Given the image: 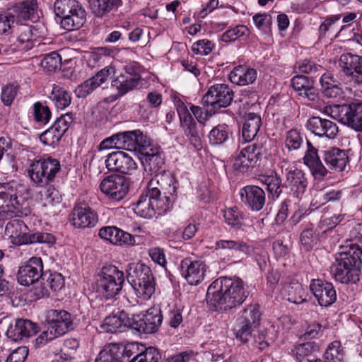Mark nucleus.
<instances>
[{"mask_svg":"<svg viewBox=\"0 0 362 362\" xmlns=\"http://www.w3.org/2000/svg\"><path fill=\"white\" fill-rule=\"evenodd\" d=\"M248 291L240 279L221 277L208 288L206 300L218 310H227L242 304Z\"/></svg>","mask_w":362,"mask_h":362,"instance_id":"obj_1","label":"nucleus"},{"mask_svg":"<svg viewBox=\"0 0 362 362\" xmlns=\"http://www.w3.org/2000/svg\"><path fill=\"white\" fill-rule=\"evenodd\" d=\"M307 149L303 158V163L308 167L315 180H322L328 174L329 169L336 172L344 170L349 158L347 153L337 147H331L322 151V163L318 150L312 143L306 140Z\"/></svg>","mask_w":362,"mask_h":362,"instance_id":"obj_2","label":"nucleus"},{"mask_svg":"<svg viewBox=\"0 0 362 362\" xmlns=\"http://www.w3.org/2000/svg\"><path fill=\"white\" fill-rule=\"evenodd\" d=\"M362 246L351 245L348 250L335 255V262L330 272L337 281L341 284H355L359 280L361 266Z\"/></svg>","mask_w":362,"mask_h":362,"instance_id":"obj_3","label":"nucleus"},{"mask_svg":"<svg viewBox=\"0 0 362 362\" xmlns=\"http://www.w3.org/2000/svg\"><path fill=\"white\" fill-rule=\"evenodd\" d=\"M19 187L15 182L0 183V221L27 215L26 202L18 195Z\"/></svg>","mask_w":362,"mask_h":362,"instance_id":"obj_4","label":"nucleus"},{"mask_svg":"<svg viewBox=\"0 0 362 362\" xmlns=\"http://www.w3.org/2000/svg\"><path fill=\"white\" fill-rule=\"evenodd\" d=\"M127 279L138 297L148 299L155 292V281L151 268L139 262L128 264Z\"/></svg>","mask_w":362,"mask_h":362,"instance_id":"obj_5","label":"nucleus"},{"mask_svg":"<svg viewBox=\"0 0 362 362\" xmlns=\"http://www.w3.org/2000/svg\"><path fill=\"white\" fill-rule=\"evenodd\" d=\"M170 204V197H162L160 188L153 187L148 188L147 192L139 197L134 210L142 218H152L156 214H161L165 212Z\"/></svg>","mask_w":362,"mask_h":362,"instance_id":"obj_6","label":"nucleus"},{"mask_svg":"<svg viewBox=\"0 0 362 362\" xmlns=\"http://www.w3.org/2000/svg\"><path fill=\"white\" fill-rule=\"evenodd\" d=\"M5 234L11 243L22 245L34 243L53 244L55 238L50 233H30L25 223L20 219H13L7 223Z\"/></svg>","mask_w":362,"mask_h":362,"instance_id":"obj_7","label":"nucleus"},{"mask_svg":"<svg viewBox=\"0 0 362 362\" xmlns=\"http://www.w3.org/2000/svg\"><path fill=\"white\" fill-rule=\"evenodd\" d=\"M54 11L62 18L61 24L65 30H77L83 25L86 11L76 0H56Z\"/></svg>","mask_w":362,"mask_h":362,"instance_id":"obj_8","label":"nucleus"},{"mask_svg":"<svg viewBox=\"0 0 362 362\" xmlns=\"http://www.w3.org/2000/svg\"><path fill=\"white\" fill-rule=\"evenodd\" d=\"M124 282L123 272L114 265L104 266L98 273V288L107 299L112 298L119 294Z\"/></svg>","mask_w":362,"mask_h":362,"instance_id":"obj_9","label":"nucleus"},{"mask_svg":"<svg viewBox=\"0 0 362 362\" xmlns=\"http://www.w3.org/2000/svg\"><path fill=\"white\" fill-rule=\"evenodd\" d=\"M60 170L59 161L48 157L30 164L28 174L31 180L37 186L44 187L52 182Z\"/></svg>","mask_w":362,"mask_h":362,"instance_id":"obj_10","label":"nucleus"},{"mask_svg":"<svg viewBox=\"0 0 362 362\" xmlns=\"http://www.w3.org/2000/svg\"><path fill=\"white\" fill-rule=\"evenodd\" d=\"M332 117L355 129L362 131V102L349 105H336L327 108Z\"/></svg>","mask_w":362,"mask_h":362,"instance_id":"obj_11","label":"nucleus"},{"mask_svg":"<svg viewBox=\"0 0 362 362\" xmlns=\"http://www.w3.org/2000/svg\"><path fill=\"white\" fill-rule=\"evenodd\" d=\"M265 152V148L262 144H249L240 150L235 158L233 168L240 173L246 172L262 158Z\"/></svg>","mask_w":362,"mask_h":362,"instance_id":"obj_12","label":"nucleus"},{"mask_svg":"<svg viewBox=\"0 0 362 362\" xmlns=\"http://www.w3.org/2000/svg\"><path fill=\"white\" fill-rule=\"evenodd\" d=\"M45 318L50 337L62 336L74 328L71 315L66 310H49Z\"/></svg>","mask_w":362,"mask_h":362,"instance_id":"obj_13","label":"nucleus"},{"mask_svg":"<svg viewBox=\"0 0 362 362\" xmlns=\"http://www.w3.org/2000/svg\"><path fill=\"white\" fill-rule=\"evenodd\" d=\"M139 155L146 173L154 175L163 170L165 161L160 146L153 144L152 140L146 146L140 148Z\"/></svg>","mask_w":362,"mask_h":362,"instance_id":"obj_14","label":"nucleus"},{"mask_svg":"<svg viewBox=\"0 0 362 362\" xmlns=\"http://www.w3.org/2000/svg\"><path fill=\"white\" fill-rule=\"evenodd\" d=\"M233 98V93L228 85L215 84L209 88L202 99L204 106L211 105L214 109L228 106Z\"/></svg>","mask_w":362,"mask_h":362,"instance_id":"obj_15","label":"nucleus"},{"mask_svg":"<svg viewBox=\"0 0 362 362\" xmlns=\"http://www.w3.org/2000/svg\"><path fill=\"white\" fill-rule=\"evenodd\" d=\"M98 221V216L96 211L84 203L76 204L69 215V222L76 229L93 228Z\"/></svg>","mask_w":362,"mask_h":362,"instance_id":"obj_16","label":"nucleus"},{"mask_svg":"<svg viewBox=\"0 0 362 362\" xmlns=\"http://www.w3.org/2000/svg\"><path fill=\"white\" fill-rule=\"evenodd\" d=\"M43 264L40 257H32L28 262L21 266L17 274V279L19 284L24 286H30L38 284V281L45 279L46 274L42 272Z\"/></svg>","mask_w":362,"mask_h":362,"instance_id":"obj_17","label":"nucleus"},{"mask_svg":"<svg viewBox=\"0 0 362 362\" xmlns=\"http://www.w3.org/2000/svg\"><path fill=\"white\" fill-rule=\"evenodd\" d=\"M162 320L161 311L156 308H151L142 316H134L129 326L139 332L152 334L158 329Z\"/></svg>","mask_w":362,"mask_h":362,"instance_id":"obj_18","label":"nucleus"},{"mask_svg":"<svg viewBox=\"0 0 362 362\" xmlns=\"http://www.w3.org/2000/svg\"><path fill=\"white\" fill-rule=\"evenodd\" d=\"M105 166L110 171L131 175L136 170L137 163L129 153L117 151L107 156Z\"/></svg>","mask_w":362,"mask_h":362,"instance_id":"obj_19","label":"nucleus"},{"mask_svg":"<svg viewBox=\"0 0 362 362\" xmlns=\"http://www.w3.org/2000/svg\"><path fill=\"white\" fill-rule=\"evenodd\" d=\"M100 189L110 199L119 201L127 195L129 184L125 177L112 175L101 181Z\"/></svg>","mask_w":362,"mask_h":362,"instance_id":"obj_20","label":"nucleus"},{"mask_svg":"<svg viewBox=\"0 0 362 362\" xmlns=\"http://www.w3.org/2000/svg\"><path fill=\"white\" fill-rule=\"evenodd\" d=\"M339 66L344 76L350 77L356 84H362V56L350 52L342 54Z\"/></svg>","mask_w":362,"mask_h":362,"instance_id":"obj_21","label":"nucleus"},{"mask_svg":"<svg viewBox=\"0 0 362 362\" xmlns=\"http://www.w3.org/2000/svg\"><path fill=\"white\" fill-rule=\"evenodd\" d=\"M310 290L321 306H329L337 300V293L332 284L321 279H313Z\"/></svg>","mask_w":362,"mask_h":362,"instance_id":"obj_22","label":"nucleus"},{"mask_svg":"<svg viewBox=\"0 0 362 362\" xmlns=\"http://www.w3.org/2000/svg\"><path fill=\"white\" fill-rule=\"evenodd\" d=\"M206 272V265L202 261H192L185 259L180 263L182 276L190 285H198L204 280Z\"/></svg>","mask_w":362,"mask_h":362,"instance_id":"obj_23","label":"nucleus"},{"mask_svg":"<svg viewBox=\"0 0 362 362\" xmlns=\"http://www.w3.org/2000/svg\"><path fill=\"white\" fill-rule=\"evenodd\" d=\"M37 332V327L31 321L17 319L7 329L6 336L13 341H22Z\"/></svg>","mask_w":362,"mask_h":362,"instance_id":"obj_24","label":"nucleus"},{"mask_svg":"<svg viewBox=\"0 0 362 362\" xmlns=\"http://www.w3.org/2000/svg\"><path fill=\"white\" fill-rule=\"evenodd\" d=\"M240 196L245 204L252 211H260L266 202L265 192L258 186L249 185L242 188Z\"/></svg>","mask_w":362,"mask_h":362,"instance_id":"obj_25","label":"nucleus"},{"mask_svg":"<svg viewBox=\"0 0 362 362\" xmlns=\"http://www.w3.org/2000/svg\"><path fill=\"white\" fill-rule=\"evenodd\" d=\"M308 129L319 137L333 139L338 132L337 124L332 121L320 117H313L308 119Z\"/></svg>","mask_w":362,"mask_h":362,"instance_id":"obj_26","label":"nucleus"},{"mask_svg":"<svg viewBox=\"0 0 362 362\" xmlns=\"http://www.w3.org/2000/svg\"><path fill=\"white\" fill-rule=\"evenodd\" d=\"M98 235L102 239L115 245H134L135 244V239L132 234L116 226L102 227L99 230Z\"/></svg>","mask_w":362,"mask_h":362,"instance_id":"obj_27","label":"nucleus"},{"mask_svg":"<svg viewBox=\"0 0 362 362\" xmlns=\"http://www.w3.org/2000/svg\"><path fill=\"white\" fill-rule=\"evenodd\" d=\"M291 86L298 95L303 98L314 101L317 98V90L314 87L312 78L297 75L291 79Z\"/></svg>","mask_w":362,"mask_h":362,"instance_id":"obj_28","label":"nucleus"},{"mask_svg":"<svg viewBox=\"0 0 362 362\" xmlns=\"http://www.w3.org/2000/svg\"><path fill=\"white\" fill-rule=\"evenodd\" d=\"M124 136L125 149L138 153H140V148L146 146L151 141L139 129L124 132Z\"/></svg>","mask_w":362,"mask_h":362,"instance_id":"obj_29","label":"nucleus"},{"mask_svg":"<svg viewBox=\"0 0 362 362\" xmlns=\"http://www.w3.org/2000/svg\"><path fill=\"white\" fill-rule=\"evenodd\" d=\"M175 183V180L173 175L162 170L154 174L153 177L149 182L148 188L156 187L155 185L157 184L160 187V189L164 191L165 196H168L167 194L173 195L177 189Z\"/></svg>","mask_w":362,"mask_h":362,"instance_id":"obj_30","label":"nucleus"},{"mask_svg":"<svg viewBox=\"0 0 362 362\" xmlns=\"http://www.w3.org/2000/svg\"><path fill=\"white\" fill-rule=\"evenodd\" d=\"M37 0H25L14 6L10 11L15 18L23 20L35 21L38 18Z\"/></svg>","mask_w":362,"mask_h":362,"instance_id":"obj_31","label":"nucleus"},{"mask_svg":"<svg viewBox=\"0 0 362 362\" xmlns=\"http://www.w3.org/2000/svg\"><path fill=\"white\" fill-rule=\"evenodd\" d=\"M284 298L288 301L300 304L307 300L308 294L298 281H291L284 285L281 291Z\"/></svg>","mask_w":362,"mask_h":362,"instance_id":"obj_32","label":"nucleus"},{"mask_svg":"<svg viewBox=\"0 0 362 362\" xmlns=\"http://www.w3.org/2000/svg\"><path fill=\"white\" fill-rule=\"evenodd\" d=\"M321 90L325 97L329 98H340L343 93L340 83L331 73H325L320 78Z\"/></svg>","mask_w":362,"mask_h":362,"instance_id":"obj_33","label":"nucleus"},{"mask_svg":"<svg viewBox=\"0 0 362 362\" xmlns=\"http://www.w3.org/2000/svg\"><path fill=\"white\" fill-rule=\"evenodd\" d=\"M229 78L233 83L238 86L248 85L256 80L257 71L252 68L236 66L230 73Z\"/></svg>","mask_w":362,"mask_h":362,"instance_id":"obj_34","label":"nucleus"},{"mask_svg":"<svg viewBox=\"0 0 362 362\" xmlns=\"http://www.w3.org/2000/svg\"><path fill=\"white\" fill-rule=\"evenodd\" d=\"M262 125V119L259 115L250 112L246 115L243 124L242 134L245 141H252L257 134Z\"/></svg>","mask_w":362,"mask_h":362,"instance_id":"obj_35","label":"nucleus"},{"mask_svg":"<svg viewBox=\"0 0 362 362\" xmlns=\"http://www.w3.org/2000/svg\"><path fill=\"white\" fill-rule=\"evenodd\" d=\"M49 98L57 109L64 110L71 103V93L64 87L54 84Z\"/></svg>","mask_w":362,"mask_h":362,"instance_id":"obj_36","label":"nucleus"},{"mask_svg":"<svg viewBox=\"0 0 362 362\" xmlns=\"http://www.w3.org/2000/svg\"><path fill=\"white\" fill-rule=\"evenodd\" d=\"M11 150V142L5 138H0V168L2 170L13 172L15 168L14 157L8 152Z\"/></svg>","mask_w":362,"mask_h":362,"instance_id":"obj_37","label":"nucleus"},{"mask_svg":"<svg viewBox=\"0 0 362 362\" xmlns=\"http://www.w3.org/2000/svg\"><path fill=\"white\" fill-rule=\"evenodd\" d=\"M259 181L266 187L269 195L273 199L279 197L282 192L284 185L281 177L277 173L262 175Z\"/></svg>","mask_w":362,"mask_h":362,"instance_id":"obj_38","label":"nucleus"},{"mask_svg":"<svg viewBox=\"0 0 362 362\" xmlns=\"http://www.w3.org/2000/svg\"><path fill=\"white\" fill-rule=\"evenodd\" d=\"M216 250H228L232 252H239L247 255H250L253 247L242 240H221L216 243Z\"/></svg>","mask_w":362,"mask_h":362,"instance_id":"obj_39","label":"nucleus"},{"mask_svg":"<svg viewBox=\"0 0 362 362\" xmlns=\"http://www.w3.org/2000/svg\"><path fill=\"white\" fill-rule=\"evenodd\" d=\"M286 181L291 190L297 193H303L308 185L304 173L299 169L290 170L286 174Z\"/></svg>","mask_w":362,"mask_h":362,"instance_id":"obj_40","label":"nucleus"},{"mask_svg":"<svg viewBox=\"0 0 362 362\" xmlns=\"http://www.w3.org/2000/svg\"><path fill=\"white\" fill-rule=\"evenodd\" d=\"M181 124L190 144L196 150H200L202 148V134L197 130V124L194 119H187Z\"/></svg>","mask_w":362,"mask_h":362,"instance_id":"obj_41","label":"nucleus"},{"mask_svg":"<svg viewBox=\"0 0 362 362\" xmlns=\"http://www.w3.org/2000/svg\"><path fill=\"white\" fill-rule=\"evenodd\" d=\"M124 317L125 313L122 312L119 315H113L105 317L103 324L104 330L109 333L123 332L127 326Z\"/></svg>","mask_w":362,"mask_h":362,"instance_id":"obj_42","label":"nucleus"},{"mask_svg":"<svg viewBox=\"0 0 362 362\" xmlns=\"http://www.w3.org/2000/svg\"><path fill=\"white\" fill-rule=\"evenodd\" d=\"M89 8L98 17H102L118 6L119 0H89Z\"/></svg>","mask_w":362,"mask_h":362,"instance_id":"obj_43","label":"nucleus"},{"mask_svg":"<svg viewBox=\"0 0 362 362\" xmlns=\"http://www.w3.org/2000/svg\"><path fill=\"white\" fill-rule=\"evenodd\" d=\"M136 80L129 78L125 74H120L112 81V87L117 91L119 96L133 90L139 86Z\"/></svg>","mask_w":362,"mask_h":362,"instance_id":"obj_44","label":"nucleus"},{"mask_svg":"<svg viewBox=\"0 0 362 362\" xmlns=\"http://www.w3.org/2000/svg\"><path fill=\"white\" fill-rule=\"evenodd\" d=\"M237 320L258 327L261 320L259 306L257 304L248 305L243 310L240 316Z\"/></svg>","mask_w":362,"mask_h":362,"instance_id":"obj_45","label":"nucleus"},{"mask_svg":"<svg viewBox=\"0 0 362 362\" xmlns=\"http://www.w3.org/2000/svg\"><path fill=\"white\" fill-rule=\"evenodd\" d=\"M325 362H344V354L341 342L334 341L328 346L324 354Z\"/></svg>","mask_w":362,"mask_h":362,"instance_id":"obj_46","label":"nucleus"},{"mask_svg":"<svg viewBox=\"0 0 362 362\" xmlns=\"http://www.w3.org/2000/svg\"><path fill=\"white\" fill-rule=\"evenodd\" d=\"M223 211L225 221L233 227H239L243 221V214L237 206L230 207Z\"/></svg>","mask_w":362,"mask_h":362,"instance_id":"obj_47","label":"nucleus"},{"mask_svg":"<svg viewBox=\"0 0 362 362\" xmlns=\"http://www.w3.org/2000/svg\"><path fill=\"white\" fill-rule=\"evenodd\" d=\"M62 58L56 52L47 54L41 60V66L47 71H54L61 67Z\"/></svg>","mask_w":362,"mask_h":362,"instance_id":"obj_48","label":"nucleus"},{"mask_svg":"<svg viewBox=\"0 0 362 362\" xmlns=\"http://www.w3.org/2000/svg\"><path fill=\"white\" fill-rule=\"evenodd\" d=\"M100 84L94 76L85 81L83 83L78 85L75 89V93L78 98H84L93 92Z\"/></svg>","mask_w":362,"mask_h":362,"instance_id":"obj_49","label":"nucleus"},{"mask_svg":"<svg viewBox=\"0 0 362 362\" xmlns=\"http://www.w3.org/2000/svg\"><path fill=\"white\" fill-rule=\"evenodd\" d=\"M228 138L227 128L223 125H218L212 129L209 133V139L211 145H221Z\"/></svg>","mask_w":362,"mask_h":362,"instance_id":"obj_50","label":"nucleus"},{"mask_svg":"<svg viewBox=\"0 0 362 362\" xmlns=\"http://www.w3.org/2000/svg\"><path fill=\"white\" fill-rule=\"evenodd\" d=\"M41 199L45 202V204L55 205L62 201V196L59 191L52 185H49L47 188H43L40 192Z\"/></svg>","mask_w":362,"mask_h":362,"instance_id":"obj_51","label":"nucleus"},{"mask_svg":"<svg viewBox=\"0 0 362 362\" xmlns=\"http://www.w3.org/2000/svg\"><path fill=\"white\" fill-rule=\"evenodd\" d=\"M257 327H253L251 325L243 323L237 320L236 321V337L241 341L246 343L250 340L253 332Z\"/></svg>","mask_w":362,"mask_h":362,"instance_id":"obj_52","label":"nucleus"},{"mask_svg":"<svg viewBox=\"0 0 362 362\" xmlns=\"http://www.w3.org/2000/svg\"><path fill=\"white\" fill-rule=\"evenodd\" d=\"M19 35L18 37V45L17 47L23 49H29L33 47V33L30 27L23 25L19 29Z\"/></svg>","mask_w":362,"mask_h":362,"instance_id":"obj_53","label":"nucleus"},{"mask_svg":"<svg viewBox=\"0 0 362 362\" xmlns=\"http://www.w3.org/2000/svg\"><path fill=\"white\" fill-rule=\"evenodd\" d=\"M144 349V345L138 342L129 343L124 346L122 351H121V355L127 358L133 356L129 362H136V358L139 356L141 349Z\"/></svg>","mask_w":362,"mask_h":362,"instance_id":"obj_54","label":"nucleus"},{"mask_svg":"<svg viewBox=\"0 0 362 362\" xmlns=\"http://www.w3.org/2000/svg\"><path fill=\"white\" fill-rule=\"evenodd\" d=\"M62 136L63 135L52 126L40 136V139L45 145L54 146Z\"/></svg>","mask_w":362,"mask_h":362,"instance_id":"obj_55","label":"nucleus"},{"mask_svg":"<svg viewBox=\"0 0 362 362\" xmlns=\"http://www.w3.org/2000/svg\"><path fill=\"white\" fill-rule=\"evenodd\" d=\"M34 117L36 122L46 124L51 117V111L47 106L43 105L41 103L37 102L34 104Z\"/></svg>","mask_w":362,"mask_h":362,"instance_id":"obj_56","label":"nucleus"},{"mask_svg":"<svg viewBox=\"0 0 362 362\" xmlns=\"http://www.w3.org/2000/svg\"><path fill=\"white\" fill-rule=\"evenodd\" d=\"M304 141V137L297 130H290L286 138V146L288 150L298 149Z\"/></svg>","mask_w":362,"mask_h":362,"instance_id":"obj_57","label":"nucleus"},{"mask_svg":"<svg viewBox=\"0 0 362 362\" xmlns=\"http://www.w3.org/2000/svg\"><path fill=\"white\" fill-rule=\"evenodd\" d=\"M160 358V354L158 350L152 346L148 348L144 346L141 349L139 356H138L136 362H158Z\"/></svg>","mask_w":362,"mask_h":362,"instance_id":"obj_58","label":"nucleus"},{"mask_svg":"<svg viewBox=\"0 0 362 362\" xmlns=\"http://www.w3.org/2000/svg\"><path fill=\"white\" fill-rule=\"evenodd\" d=\"M247 30L246 26L243 25H238L226 31L222 35L221 40L226 42L234 41L238 37L245 35Z\"/></svg>","mask_w":362,"mask_h":362,"instance_id":"obj_59","label":"nucleus"},{"mask_svg":"<svg viewBox=\"0 0 362 362\" xmlns=\"http://www.w3.org/2000/svg\"><path fill=\"white\" fill-rule=\"evenodd\" d=\"M45 282L47 286L53 291H59L64 286V279L62 275L57 272L50 274Z\"/></svg>","mask_w":362,"mask_h":362,"instance_id":"obj_60","label":"nucleus"},{"mask_svg":"<svg viewBox=\"0 0 362 362\" xmlns=\"http://www.w3.org/2000/svg\"><path fill=\"white\" fill-rule=\"evenodd\" d=\"M315 351V346L312 342H306L297 345L294 349L296 359L301 362L302 360L309 356Z\"/></svg>","mask_w":362,"mask_h":362,"instance_id":"obj_61","label":"nucleus"},{"mask_svg":"<svg viewBox=\"0 0 362 362\" xmlns=\"http://www.w3.org/2000/svg\"><path fill=\"white\" fill-rule=\"evenodd\" d=\"M72 122L73 117L71 114L66 113L57 118L54 122L52 127L62 135H64Z\"/></svg>","mask_w":362,"mask_h":362,"instance_id":"obj_62","label":"nucleus"},{"mask_svg":"<svg viewBox=\"0 0 362 362\" xmlns=\"http://www.w3.org/2000/svg\"><path fill=\"white\" fill-rule=\"evenodd\" d=\"M317 238L312 228H307L302 231L300 241L305 250H310L316 243Z\"/></svg>","mask_w":362,"mask_h":362,"instance_id":"obj_63","label":"nucleus"},{"mask_svg":"<svg viewBox=\"0 0 362 362\" xmlns=\"http://www.w3.org/2000/svg\"><path fill=\"white\" fill-rule=\"evenodd\" d=\"M18 91V86L14 84H8L2 88L1 100L5 105H11Z\"/></svg>","mask_w":362,"mask_h":362,"instance_id":"obj_64","label":"nucleus"}]
</instances>
